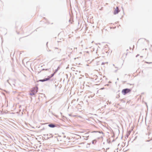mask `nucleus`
Here are the masks:
<instances>
[{
  "label": "nucleus",
  "instance_id": "f257e3e1",
  "mask_svg": "<svg viewBox=\"0 0 152 152\" xmlns=\"http://www.w3.org/2000/svg\"><path fill=\"white\" fill-rule=\"evenodd\" d=\"M131 90V89L128 88L124 89L122 90V93L123 95H125L130 92Z\"/></svg>",
  "mask_w": 152,
  "mask_h": 152
},
{
  "label": "nucleus",
  "instance_id": "f03ea898",
  "mask_svg": "<svg viewBox=\"0 0 152 152\" xmlns=\"http://www.w3.org/2000/svg\"><path fill=\"white\" fill-rule=\"evenodd\" d=\"M48 126L50 128H53L55 127H59V125L56 124L51 123L48 125Z\"/></svg>",
  "mask_w": 152,
  "mask_h": 152
},
{
  "label": "nucleus",
  "instance_id": "7ed1b4c3",
  "mask_svg": "<svg viewBox=\"0 0 152 152\" xmlns=\"http://www.w3.org/2000/svg\"><path fill=\"white\" fill-rule=\"evenodd\" d=\"M38 88L37 87L36 88H34L32 89V90H31V91H33V92L35 93H37V90H38Z\"/></svg>",
  "mask_w": 152,
  "mask_h": 152
},
{
  "label": "nucleus",
  "instance_id": "20e7f679",
  "mask_svg": "<svg viewBox=\"0 0 152 152\" xmlns=\"http://www.w3.org/2000/svg\"><path fill=\"white\" fill-rule=\"evenodd\" d=\"M120 11L119 10H117V9H115L114 12V15L118 14Z\"/></svg>",
  "mask_w": 152,
  "mask_h": 152
},
{
  "label": "nucleus",
  "instance_id": "39448f33",
  "mask_svg": "<svg viewBox=\"0 0 152 152\" xmlns=\"http://www.w3.org/2000/svg\"><path fill=\"white\" fill-rule=\"evenodd\" d=\"M131 132V130H130L127 132L126 134V136L127 137H128V136H129Z\"/></svg>",
  "mask_w": 152,
  "mask_h": 152
},
{
  "label": "nucleus",
  "instance_id": "423d86ee",
  "mask_svg": "<svg viewBox=\"0 0 152 152\" xmlns=\"http://www.w3.org/2000/svg\"><path fill=\"white\" fill-rule=\"evenodd\" d=\"M48 81V79H46V78H44V79L42 80H39V81L43 82L45 81Z\"/></svg>",
  "mask_w": 152,
  "mask_h": 152
},
{
  "label": "nucleus",
  "instance_id": "0eeeda50",
  "mask_svg": "<svg viewBox=\"0 0 152 152\" xmlns=\"http://www.w3.org/2000/svg\"><path fill=\"white\" fill-rule=\"evenodd\" d=\"M36 93L33 92V91H31V92L30 93V95L31 96H33Z\"/></svg>",
  "mask_w": 152,
  "mask_h": 152
},
{
  "label": "nucleus",
  "instance_id": "6e6552de",
  "mask_svg": "<svg viewBox=\"0 0 152 152\" xmlns=\"http://www.w3.org/2000/svg\"><path fill=\"white\" fill-rule=\"evenodd\" d=\"M60 69V67L59 66H58L57 68L55 70V71H54V73H56L57 72L58 70L59 69Z\"/></svg>",
  "mask_w": 152,
  "mask_h": 152
},
{
  "label": "nucleus",
  "instance_id": "1a4fd4ad",
  "mask_svg": "<svg viewBox=\"0 0 152 152\" xmlns=\"http://www.w3.org/2000/svg\"><path fill=\"white\" fill-rule=\"evenodd\" d=\"M52 77H51L50 75L47 78H46V79H48V81L49 80L50 78H51Z\"/></svg>",
  "mask_w": 152,
  "mask_h": 152
},
{
  "label": "nucleus",
  "instance_id": "9d476101",
  "mask_svg": "<svg viewBox=\"0 0 152 152\" xmlns=\"http://www.w3.org/2000/svg\"><path fill=\"white\" fill-rule=\"evenodd\" d=\"M56 73H54H54H53L50 76H51V77H53V76L54 75V74H55Z\"/></svg>",
  "mask_w": 152,
  "mask_h": 152
},
{
  "label": "nucleus",
  "instance_id": "9b49d317",
  "mask_svg": "<svg viewBox=\"0 0 152 152\" xmlns=\"http://www.w3.org/2000/svg\"><path fill=\"white\" fill-rule=\"evenodd\" d=\"M145 63L148 64H152V62H145Z\"/></svg>",
  "mask_w": 152,
  "mask_h": 152
},
{
  "label": "nucleus",
  "instance_id": "f8f14e48",
  "mask_svg": "<svg viewBox=\"0 0 152 152\" xmlns=\"http://www.w3.org/2000/svg\"><path fill=\"white\" fill-rule=\"evenodd\" d=\"M105 63H106V62H103L102 63L101 65H104V64H105Z\"/></svg>",
  "mask_w": 152,
  "mask_h": 152
},
{
  "label": "nucleus",
  "instance_id": "ddd939ff",
  "mask_svg": "<svg viewBox=\"0 0 152 152\" xmlns=\"http://www.w3.org/2000/svg\"><path fill=\"white\" fill-rule=\"evenodd\" d=\"M117 9V10H119L118 7H116V9Z\"/></svg>",
  "mask_w": 152,
  "mask_h": 152
},
{
  "label": "nucleus",
  "instance_id": "4468645a",
  "mask_svg": "<svg viewBox=\"0 0 152 152\" xmlns=\"http://www.w3.org/2000/svg\"><path fill=\"white\" fill-rule=\"evenodd\" d=\"M87 134H87V133H86V134H85V136H87ZM86 137H87V136H86Z\"/></svg>",
  "mask_w": 152,
  "mask_h": 152
},
{
  "label": "nucleus",
  "instance_id": "2eb2a0df",
  "mask_svg": "<svg viewBox=\"0 0 152 152\" xmlns=\"http://www.w3.org/2000/svg\"><path fill=\"white\" fill-rule=\"evenodd\" d=\"M117 70H118V69L116 70H115V71L114 72H117Z\"/></svg>",
  "mask_w": 152,
  "mask_h": 152
},
{
  "label": "nucleus",
  "instance_id": "dca6fc26",
  "mask_svg": "<svg viewBox=\"0 0 152 152\" xmlns=\"http://www.w3.org/2000/svg\"><path fill=\"white\" fill-rule=\"evenodd\" d=\"M48 70H49L48 69H45V70H46V71H48Z\"/></svg>",
  "mask_w": 152,
  "mask_h": 152
},
{
  "label": "nucleus",
  "instance_id": "f3484780",
  "mask_svg": "<svg viewBox=\"0 0 152 152\" xmlns=\"http://www.w3.org/2000/svg\"><path fill=\"white\" fill-rule=\"evenodd\" d=\"M45 70V69H42V71H43V70Z\"/></svg>",
  "mask_w": 152,
  "mask_h": 152
},
{
  "label": "nucleus",
  "instance_id": "a211bd4d",
  "mask_svg": "<svg viewBox=\"0 0 152 152\" xmlns=\"http://www.w3.org/2000/svg\"><path fill=\"white\" fill-rule=\"evenodd\" d=\"M69 115L70 116H72V115L71 114H69Z\"/></svg>",
  "mask_w": 152,
  "mask_h": 152
},
{
  "label": "nucleus",
  "instance_id": "6ab92c4d",
  "mask_svg": "<svg viewBox=\"0 0 152 152\" xmlns=\"http://www.w3.org/2000/svg\"><path fill=\"white\" fill-rule=\"evenodd\" d=\"M7 82L9 83V84H10V83H9V80H7Z\"/></svg>",
  "mask_w": 152,
  "mask_h": 152
},
{
  "label": "nucleus",
  "instance_id": "aec40b11",
  "mask_svg": "<svg viewBox=\"0 0 152 152\" xmlns=\"http://www.w3.org/2000/svg\"><path fill=\"white\" fill-rule=\"evenodd\" d=\"M44 129V128H43V129H42L41 130H43Z\"/></svg>",
  "mask_w": 152,
  "mask_h": 152
},
{
  "label": "nucleus",
  "instance_id": "412c9836",
  "mask_svg": "<svg viewBox=\"0 0 152 152\" xmlns=\"http://www.w3.org/2000/svg\"><path fill=\"white\" fill-rule=\"evenodd\" d=\"M72 116L73 117H75L76 116V115H72Z\"/></svg>",
  "mask_w": 152,
  "mask_h": 152
},
{
  "label": "nucleus",
  "instance_id": "4be33fe9",
  "mask_svg": "<svg viewBox=\"0 0 152 152\" xmlns=\"http://www.w3.org/2000/svg\"><path fill=\"white\" fill-rule=\"evenodd\" d=\"M109 85L108 84H107L105 86H108Z\"/></svg>",
  "mask_w": 152,
  "mask_h": 152
},
{
  "label": "nucleus",
  "instance_id": "5701e85b",
  "mask_svg": "<svg viewBox=\"0 0 152 152\" xmlns=\"http://www.w3.org/2000/svg\"><path fill=\"white\" fill-rule=\"evenodd\" d=\"M115 68H118V67H116V66H115Z\"/></svg>",
  "mask_w": 152,
  "mask_h": 152
},
{
  "label": "nucleus",
  "instance_id": "b1692460",
  "mask_svg": "<svg viewBox=\"0 0 152 152\" xmlns=\"http://www.w3.org/2000/svg\"><path fill=\"white\" fill-rule=\"evenodd\" d=\"M117 80H119V79H118V78H117Z\"/></svg>",
  "mask_w": 152,
  "mask_h": 152
},
{
  "label": "nucleus",
  "instance_id": "393cba45",
  "mask_svg": "<svg viewBox=\"0 0 152 152\" xmlns=\"http://www.w3.org/2000/svg\"><path fill=\"white\" fill-rule=\"evenodd\" d=\"M139 55H137V56H136V57H137V56H139Z\"/></svg>",
  "mask_w": 152,
  "mask_h": 152
},
{
  "label": "nucleus",
  "instance_id": "a878e982",
  "mask_svg": "<svg viewBox=\"0 0 152 152\" xmlns=\"http://www.w3.org/2000/svg\"><path fill=\"white\" fill-rule=\"evenodd\" d=\"M113 66H115V65L114 64H113Z\"/></svg>",
  "mask_w": 152,
  "mask_h": 152
},
{
  "label": "nucleus",
  "instance_id": "bb28decb",
  "mask_svg": "<svg viewBox=\"0 0 152 152\" xmlns=\"http://www.w3.org/2000/svg\"><path fill=\"white\" fill-rule=\"evenodd\" d=\"M109 83H111V82L110 81L109 82Z\"/></svg>",
  "mask_w": 152,
  "mask_h": 152
},
{
  "label": "nucleus",
  "instance_id": "cd10ccee",
  "mask_svg": "<svg viewBox=\"0 0 152 152\" xmlns=\"http://www.w3.org/2000/svg\"><path fill=\"white\" fill-rule=\"evenodd\" d=\"M48 43V42H47V44H46L47 45Z\"/></svg>",
  "mask_w": 152,
  "mask_h": 152
},
{
  "label": "nucleus",
  "instance_id": "c85d7f7f",
  "mask_svg": "<svg viewBox=\"0 0 152 152\" xmlns=\"http://www.w3.org/2000/svg\"><path fill=\"white\" fill-rule=\"evenodd\" d=\"M92 143H94V142H93V141H92Z\"/></svg>",
  "mask_w": 152,
  "mask_h": 152
},
{
  "label": "nucleus",
  "instance_id": "c756f323",
  "mask_svg": "<svg viewBox=\"0 0 152 152\" xmlns=\"http://www.w3.org/2000/svg\"><path fill=\"white\" fill-rule=\"evenodd\" d=\"M72 68H73V67H72V68H71V69H72Z\"/></svg>",
  "mask_w": 152,
  "mask_h": 152
},
{
  "label": "nucleus",
  "instance_id": "7c9ffc66",
  "mask_svg": "<svg viewBox=\"0 0 152 152\" xmlns=\"http://www.w3.org/2000/svg\"><path fill=\"white\" fill-rule=\"evenodd\" d=\"M56 49H57V48H55Z\"/></svg>",
  "mask_w": 152,
  "mask_h": 152
}]
</instances>
